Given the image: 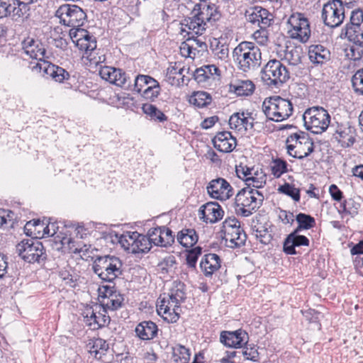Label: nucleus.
<instances>
[{
  "instance_id": "obj_1",
  "label": "nucleus",
  "mask_w": 363,
  "mask_h": 363,
  "mask_svg": "<svg viewBox=\"0 0 363 363\" xmlns=\"http://www.w3.org/2000/svg\"><path fill=\"white\" fill-rule=\"evenodd\" d=\"M233 57L238 69L244 72L257 69L262 62L260 49L252 42L240 43L233 50Z\"/></svg>"
},
{
  "instance_id": "obj_2",
  "label": "nucleus",
  "mask_w": 363,
  "mask_h": 363,
  "mask_svg": "<svg viewBox=\"0 0 363 363\" xmlns=\"http://www.w3.org/2000/svg\"><path fill=\"white\" fill-rule=\"evenodd\" d=\"M264 201L263 194L257 189L245 187L240 189L235 198V211L238 216L248 217L255 212Z\"/></svg>"
},
{
  "instance_id": "obj_3",
  "label": "nucleus",
  "mask_w": 363,
  "mask_h": 363,
  "mask_svg": "<svg viewBox=\"0 0 363 363\" xmlns=\"http://www.w3.org/2000/svg\"><path fill=\"white\" fill-rule=\"evenodd\" d=\"M122 266L121 260L116 256H98L92 264V269L102 281L113 283L122 275Z\"/></svg>"
},
{
  "instance_id": "obj_4",
  "label": "nucleus",
  "mask_w": 363,
  "mask_h": 363,
  "mask_svg": "<svg viewBox=\"0 0 363 363\" xmlns=\"http://www.w3.org/2000/svg\"><path fill=\"white\" fill-rule=\"evenodd\" d=\"M18 256L26 262L44 265L48 259L45 247L37 238L24 239L16 245Z\"/></svg>"
},
{
  "instance_id": "obj_5",
  "label": "nucleus",
  "mask_w": 363,
  "mask_h": 363,
  "mask_svg": "<svg viewBox=\"0 0 363 363\" xmlns=\"http://www.w3.org/2000/svg\"><path fill=\"white\" fill-rule=\"evenodd\" d=\"M262 108L267 118L276 122L288 118L293 113L291 102L279 96L265 99Z\"/></svg>"
},
{
  "instance_id": "obj_6",
  "label": "nucleus",
  "mask_w": 363,
  "mask_h": 363,
  "mask_svg": "<svg viewBox=\"0 0 363 363\" xmlns=\"http://www.w3.org/2000/svg\"><path fill=\"white\" fill-rule=\"evenodd\" d=\"M306 128L314 134L325 132L330 123V116L321 106H313L306 110L303 115Z\"/></svg>"
},
{
  "instance_id": "obj_7",
  "label": "nucleus",
  "mask_w": 363,
  "mask_h": 363,
  "mask_svg": "<svg viewBox=\"0 0 363 363\" xmlns=\"http://www.w3.org/2000/svg\"><path fill=\"white\" fill-rule=\"evenodd\" d=\"M261 78L267 85L279 87L290 79V72L281 61L271 60L262 68Z\"/></svg>"
},
{
  "instance_id": "obj_8",
  "label": "nucleus",
  "mask_w": 363,
  "mask_h": 363,
  "mask_svg": "<svg viewBox=\"0 0 363 363\" xmlns=\"http://www.w3.org/2000/svg\"><path fill=\"white\" fill-rule=\"evenodd\" d=\"M61 22L70 27H79L86 21V11L75 4H65L57 10Z\"/></svg>"
},
{
  "instance_id": "obj_9",
  "label": "nucleus",
  "mask_w": 363,
  "mask_h": 363,
  "mask_svg": "<svg viewBox=\"0 0 363 363\" xmlns=\"http://www.w3.org/2000/svg\"><path fill=\"white\" fill-rule=\"evenodd\" d=\"M322 19L325 26L330 28L340 26L345 19L344 5L333 0L323 5Z\"/></svg>"
},
{
  "instance_id": "obj_10",
  "label": "nucleus",
  "mask_w": 363,
  "mask_h": 363,
  "mask_svg": "<svg viewBox=\"0 0 363 363\" xmlns=\"http://www.w3.org/2000/svg\"><path fill=\"white\" fill-rule=\"evenodd\" d=\"M206 189L210 196L216 199L226 200L233 195V189L231 185L221 177L211 180Z\"/></svg>"
},
{
  "instance_id": "obj_11",
  "label": "nucleus",
  "mask_w": 363,
  "mask_h": 363,
  "mask_svg": "<svg viewBox=\"0 0 363 363\" xmlns=\"http://www.w3.org/2000/svg\"><path fill=\"white\" fill-rule=\"evenodd\" d=\"M294 141L300 146V148L302 147V145L306 146V152H304L303 153L301 150H296L294 152V158L302 160L310 155L314 151L313 141L306 132L300 131L299 133H295L290 135L287 138L286 143L288 144L289 143Z\"/></svg>"
},
{
  "instance_id": "obj_12",
  "label": "nucleus",
  "mask_w": 363,
  "mask_h": 363,
  "mask_svg": "<svg viewBox=\"0 0 363 363\" xmlns=\"http://www.w3.org/2000/svg\"><path fill=\"white\" fill-rule=\"evenodd\" d=\"M220 341L228 347L241 348L249 341V335L242 329L235 331H222L220 335Z\"/></svg>"
},
{
  "instance_id": "obj_13",
  "label": "nucleus",
  "mask_w": 363,
  "mask_h": 363,
  "mask_svg": "<svg viewBox=\"0 0 363 363\" xmlns=\"http://www.w3.org/2000/svg\"><path fill=\"white\" fill-rule=\"evenodd\" d=\"M363 11L356 9L352 11L350 22L342 29L341 36L363 35Z\"/></svg>"
},
{
  "instance_id": "obj_14",
  "label": "nucleus",
  "mask_w": 363,
  "mask_h": 363,
  "mask_svg": "<svg viewBox=\"0 0 363 363\" xmlns=\"http://www.w3.org/2000/svg\"><path fill=\"white\" fill-rule=\"evenodd\" d=\"M192 13H196L198 16L197 21L204 23L206 26L208 23L212 24L218 21L220 16L215 4H196L192 10Z\"/></svg>"
},
{
  "instance_id": "obj_15",
  "label": "nucleus",
  "mask_w": 363,
  "mask_h": 363,
  "mask_svg": "<svg viewBox=\"0 0 363 363\" xmlns=\"http://www.w3.org/2000/svg\"><path fill=\"white\" fill-rule=\"evenodd\" d=\"M200 218L208 223H215L221 220L224 211L217 202H208L202 205L199 211Z\"/></svg>"
},
{
  "instance_id": "obj_16",
  "label": "nucleus",
  "mask_w": 363,
  "mask_h": 363,
  "mask_svg": "<svg viewBox=\"0 0 363 363\" xmlns=\"http://www.w3.org/2000/svg\"><path fill=\"white\" fill-rule=\"evenodd\" d=\"M245 16L248 22L252 24H257L259 28H268L272 20L269 18L270 14L267 9L258 6L247 10Z\"/></svg>"
},
{
  "instance_id": "obj_17",
  "label": "nucleus",
  "mask_w": 363,
  "mask_h": 363,
  "mask_svg": "<svg viewBox=\"0 0 363 363\" xmlns=\"http://www.w3.org/2000/svg\"><path fill=\"white\" fill-rule=\"evenodd\" d=\"M236 141L229 131L219 132L212 140L214 147L221 152H232L236 146Z\"/></svg>"
},
{
  "instance_id": "obj_18",
  "label": "nucleus",
  "mask_w": 363,
  "mask_h": 363,
  "mask_svg": "<svg viewBox=\"0 0 363 363\" xmlns=\"http://www.w3.org/2000/svg\"><path fill=\"white\" fill-rule=\"evenodd\" d=\"M356 133L354 127L348 123L337 125L335 138L343 147H349L353 145L356 141Z\"/></svg>"
},
{
  "instance_id": "obj_19",
  "label": "nucleus",
  "mask_w": 363,
  "mask_h": 363,
  "mask_svg": "<svg viewBox=\"0 0 363 363\" xmlns=\"http://www.w3.org/2000/svg\"><path fill=\"white\" fill-rule=\"evenodd\" d=\"M34 68H39L43 73L50 77L52 79L58 82H62L65 79L69 77V74L62 67L52 64L48 61H43V63H37Z\"/></svg>"
},
{
  "instance_id": "obj_20",
  "label": "nucleus",
  "mask_w": 363,
  "mask_h": 363,
  "mask_svg": "<svg viewBox=\"0 0 363 363\" xmlns=\"http://www.w3.org/2000/svg\"><path fill=\"white\" fill-rule=\"evenodd\" d=\"M76 46L80 50L88 53L89 51L96 49V39L86 30L82 28L76 29Z\"/></svg>"
},
{
  "instance_id": "obj_21",
  "label": "nucleus",
  "mask_w": 363,
  "mask_h": 363,
  "mask_svg": "<svg viewBox=\"0 0 363 363\" xmlns=\"http://www.w3.org/2000/svg\"><path fill=\"white\" fill-rule=\"evenodd\" d=\"M223 232L224 239L229 247H238L245 244L247 235L241 227H234Z\"/></svg>"
},
{
  "instance_id": "obj_22",
  "label": "nucleus",
  "mask_w": 363,
  "mask_h": 363,
  "mask_svg": "<svg viewBox=\"0 0 363 363\" xmlns=\"http://www.w3.org/2000/svg\"><path fill=\"white\" fill-rule=\"evenodd\" d=\"M352 45L345 50L346 56L351 60L359 61L363 57V35H344Z\"/></svg>"
},
{
  "instance_id": "obj_23",
  "label": "nucleus",
  "mask_w": 363,
  "mask_h": 363,
  "mask_svg": "<svg viewBox=\"0 0 363 363\" xmlns=\"http://www.w3.org/2000/svg\"><path fill=\"white\" fill-rule=\"evenodd\" d=\"M135 332L140 340H151L157 337L158 328L153 321L144 320L137 325Z\"/></svg>"
},
{
  "instance_id": "obj_24",
  "label": "nucleus",
  "mask_w": 363,
  "mask_h": 363,
  "mask_svg": "<svg viewBox=\"0 0 363 363\" xmlns=\"http://www.w3.org/2000/svg\"><path fill=\"white\" fill-rule=\"evenodd\" d=\"M220 258L213 253L205 255L200 262V267L206 277H211L220 268Z\"/></svg>"
},
{
  "instance_id": "obj_25",
  "label": "nucleus",
  "mask_w": 363,
  "mask_h": 363,
  "mask_svg": "<svg viewBox=\"0 0 363 363\" xmlns=\"http://www.w3.org/2000/svg\"><path fill=\"white\" fill-rule=\"evenodd\" d=\"M308 57L313 64L323 65L330 60V52L322 45H311L308 48Z\"/></svg>"
},
{
  "instance_id": "obj_26",
  "label": "nucleus",
  "mask_w": 363,
  "mask_h": 363,
  "mask_svg": "<svg viewBox=\"0 0 363 363\" xmlns=\"http://www.w3.org/2000/svg\"><path fill=\"white\" fill-rule=\"evenodd\" d=\"M23 48L25 52L33 59L38 60L43 63L45 57L46 50L43 45L37 43L33 39H28L23 43Z\"/></svg>"
},
{
  "instance_id": "obj_27",
  "label": "nucleus",
  "mask_w": 363,
  "mask_h": 363,
  "mask_svg": "<svg viewBox=\"0 0 363 363\" xmlns=\"http://www.w3.org/2000/svg\"><path fill=\"white\" fill-rule=\"evenodd\" d=\"M309 240L305 235H296L290 239L286 237L284 241L283 250L287 255H296V247L308 246Z\"/></svg>"
},
{
  "instance_id": "obj_28",
  "label": "nucleus",
  "mask_w": 363,
  "mask_h": 363,
  "mask_svg": "<svg viewBox=\"0 0 363 363\" xmlns=\"http://www.w3.org/2000/svg\"><path fill=\"white\" fill-rule=\"evenodd\" d=\"M229 125L232 129L240 130L242 128H244L245 131L252 129L254 127V123L245 118L244 111L234 113L230 117Z\"/></svg>"
},
{
  "instance_id": "obj_29",
  "label": "nucleus",
  "mask_w": 363,
  "mask_h": 363,
  "mask_svg": "<svg viewBox=\"0 0 363 363\" xmlns=\"http://www.w3.org/2000/svg\"><path fill=\"white\" fill-rule=\"evenodd\" d=\"M133 240L135 242H134L131 253H147L150 250L152 245L147 235L140 234L135 231L133 232Z\"/></svg>"
},
{
  "instance_id": "obj_30",
  "label": "nucleus",
  "mask_w": 363,
  "mask_h": 363,
  "mask_svg": "<svg viewBox=\"0 0 363 363\" xmlns=\"http://www.w3.org/2000/svg\"><path fill=\"white\" fill-rule=\"evenodd\" d=\"M219 71V69L214 65H205L197 68L193 72V77L199 84L205 83L213 74H217Z\"/></svg>"
},
{
  "instance_id": "obj_31",
  "label": "nucleus",
  "mask_w": 363,
  "mask_h": 363,
  "mask_svg": "<svg viewBox=\"0 0 363 363\" xmlns=\"http://www.w3.org/2000/svg\"><path fill=\"white\" fill-rule=\"evenodd\" d=\"M198 235L194 229L184 228L177 236L178 242L185 247H191L198 242Z\"/></svg>"
},
{
  "instance_id": "obj_32",
  "label": "nucleus",
  "mask_w": 363,
  "mask_h": 363,
  "mask_svg": "<svg viewBox=\"0 0 363 363\" xmlns=\"http://www.w3.org/2000/svg\"><path fill=\"white\" fill-rule=\"evenodd\" d=\"M185 284L180 281H174L169 294V298L176 304H180L186 299Z\"/></svg>"
},
{
  "instance_id": "obj_33",
  "label": "nucleus",
  "mask_w": 363,
  "mask_h": 363,
  "mask_svg": "<svg viewBox=\"0 0 363 363\" xmlns=\"http://www.w3.org/2000/svg\"><path fill=\"white\" fill-rule=\"evenodd\" d=\"M303 50L301 46L287 47L285 51L284 59L290 65L296 66L301 63Z\"/></svg>"
},
{
  "instance_id": "obj_34",
  "label": "nucleus",
  "mask_w": 363,
  "mask_h": 363,
  "mask_svg": "<svg viewBox=\"0 0 363 363\" xmlns=\"http://www.w3.org/2000/svg\"><path fill=\"white\" fill-rule=\"evenodd\" d=\"M172 359L175 363H188L190 359L189 350L185 346L177 344L172 347Z\"/></svg>"
},
{
  "instance_id": "obj_35",
  "label": "nucleus",
  "mask_w": 363,
  "mask_h": 363,
  "mask_svg": "<svg viewBox=\"0 0 363 363\" xmlns=\"http://www.w3.org/2000/svg\"><path fill=\"white\" fill-rule=\"evenodd\" d=\"M238 96H250L255 91V84L250 80L240 81L230 86Z\"/></svg>"
},
{
  "instance_id": "obj_36",
  "label": "nucleus",
  "mask_w": 363,
  "mask_h": 363,
  "mask_svg": "<svg viewBox=\"0 0 363 363\" xmlns=\"http://www.w3.org/2000/svg\"><path fill=\"white\" fill-rule=\"evenodd\" d=\"M211 95L206 91L194 92L189 98L190 104L198 108H203L211 102Z\"/></svg>"
},
{
  "instance_id": "obj_37",
  "label": "nucleus",
  "mask_w": 363,
  "mask_h": 363,
  "mask_svg": "<svg viewBox=\"0 0 363 363\" xmlns=\"http://www.w3.org/2000/svg\"><path fill=\"white\" fill-rule=\"evenodd\" d=\"M142 110L145 114L150 116L151 119L159 122H164L167 120L166 115L159 110L155 105L145 104L142 106Z\"/></svg>"
},
{
  "instance_id": "obj_38",
  "label": "nucleus",
  "mask_w": 363,
  "mask_h": 363,
  "mask_svg": "<svg viewBox=\"0 0 363 363\" xmlns=\"http://www.w3.org/2000/svg\"><path fill=\"white\" fill-rule=\"evenodd\" d=\"M17 6H11L13 19L18 21V18H28L29 16L30 4L23 1H16Z\"/></svg>"
},
{
  "instance_id": "obj_39",
  "label": "nucleus",
  "mask_w": 363,
  "mask_h": 363,
  "mask_svg": "<svg viewBox=\"0 0 363 363\" xmlns=\"http://www.w3.org/2000/svg\"><path fill=\"white\" fill-rule=\"evenodd\" d=\"M108 350V344L101 338H97L93 341L89 352L94 354L96 359H101Z\"/></svg>"
},
{
  "instance_id": "obj_40",
  "label": "nucleus",
  "mask_w": 363,
  "mask_h": 363,
  "mask_svg": "<svg viewBox=\"0 0 363 363\" xmlns=\"http://www.w3.org/2000/svg\"><path fill=\"white\" fill-rule=\"evenodd\" d=\"M192 16L186 18L184 21L185 25L188 27V28L192 30L196 35H201L203 32L206 30V24L204 23H201L200 21H197L198 16L196 13H192Z\"/></svg>"
},
{
  "instance_id": "obj_41",
  "label": "nucleus",
  "mask_w": 363,
  "mask_h": 363,
  "mask_svg": "<svg viewBox=\"0 0 363 363\" xmlns=\"http://www.w3.org/2000/svg\"><path fill=\"white\" fill-rule=\"evenodd\" d=\"M147 236L151 245L154 244L161 247L165 246L162 226L150 229Z\"/></svg>"
},
{
  "instance_id": "obj_42",
  "label": "nucleus",
  "mask_w": 363,
  "mask_h": 363,
  "mask_svg": "<svg viewBox=\"0 0 363 363\" xmlns=\"http://www.w3.org/2000/svg\"><path fill=\"white\" fill-rule=\"evenodd\" d=\"M123 295L118 291L117 293H113V295L108 298L106 302L104 303V306L109 310L116 311L123 306Z\"/></svg>"
},
{
  "instance_id": "obj_43",
  "label": "nucleus",
  "mask_w": 363,
  "mask_h": 363,
  "mask_svg": "<svg viewBox=\"0 0 363 363\" xmlns=\"http://www.w3.org/2000/svg\"><path fill=\"white\" fill-rule=\"evenodd\" d=\"M115 72L116 80L113 81V84L125 89H129L131 87V82L125 72L119 68H117Z\"/></svg>"
},
{
  "instance_id": "obj_44",
  "label": "nucleus",
  "mask_w": 363,
  "mask_h": 363,
  "mask_svg": "<svg viewBox=\"0 0 363 363\" xmlns=\"http://www.w3.org/2000/svg\"><path fill=\"white\" fill-rule=\"evenodd\" d=\"M14 213L9 210L0 208V228H12Z\"/></svg>"
},
{
  "instance_id": "obj_45",
  "label": "nucleus",
  "mask_w": 363,
  "mask_h": 363,
  "mask_svg": "<svg viewBox=\"0 0 363 363\" xmlns=\"http://www.w3.org/2000/svg\"><path fill=\"white\" fill-rule=\"evenodd\" d=\"M302 28H298L291 32V38L298 39L302 43H306L311 35V30L309 23H303Z\"/></svg>"
},
{
  "instance_id": "obj_46",
  "label": "nucleus",
  "mask_w": 363,
  "mask_h": 363,
  "mask_svg": "<svg viewBox=\"0 0 363 363\" xmlns=\"http://www.w3.org/2000/svg\"><path fill=\"white\" fill-rule=\"evenodd\" d=\"M280 193L290 196L295 201H299L301 199L300 190L289 183L280 186L278 189Z\"/></svg>"
},
{
  "instance_id": "obj_47",
  "label": "nucleus",
  "mask_w": 363,
  "mask_h": 363,
  "mask_svg": "<svg viewBox=\"0 0 363 363\" xmlns=\"http://www.w3.org/2000/svg\"><path fill=\"white\" fill-rule=\"evenodd\" d=\"M296 220L298 224L300 225V228H303L304 230L311 229L315 224V220L313 217L303 213H299L296 215Z\"/></svg>"
},
{
  "instance_id": "obj_48",
  "label": "nucleus",
  "mask_w": 363,
  "mask_h": 363,
  "mask_svg": "<svg viewBox=\"0 0 363 363\" xmlns=\"http://www.w3.org/2000/svg\"><path fill=\"white\" fill-rule=\"evenodd\" d=\"M202 253V247L197 246L187 251L186 264L190 268H195L199 257Z\"/></svg>"
},
{
  "instance_id": "obj_49",
  "label": "nucleus",
  "mask_w": 363,
  "mask_h": 363,
  "mask_svg": "<svg viewBox=\"0 0 363 363\" xmlns=\"http://www.w3.org/2000/svg\"><path fill=\"white\" fill-rule=\"evenodd\" d=\"M272 174L277 177H280L284 173L287 172V163L286 161L281 159H276L273 161V164L271 166Z\"/></svg>"
},
{
  "instance_id": "obj_50",
  "label": "nucleus",
  "mask_w": 363,
  "mask_h": 363,
  "mask_svg": "<svg viewBox=\"0 0 363 363\" xmlns=\"http://www.w3.org/2000/svg\"><path fill=\"white\" fill-rule=\"evenodd\" d=\"M352 84L355 93L363 96V68L357 70L353 75Z\"/></svg>"
},
{
  "instance_id": "obj_51",
  "label": "nucleus",
  "mask_w": 363,
  "mask_h": 363,
  "mask_svg": "<svg viewBox=\"0 0 363 363\" xmlns=\"http://www.w3.org/2000/svg\"><path fill=\"white\" fill-rule=\"evenodd\" d=\"M117 68L109 67V66H100L99 67V74L101 77L113 84V81H116L115 74Z\"/></svg>"
},
{
  "instance_id": "obj_52",
  "label": "nucleus",
  "mask_w": 363,
  "mask_h": 363,
  "mask_svg": "<svg viewBox=\"0 0 363 363\" xmlns=\"http://www.w3.org/2000/svg\"><path fill=\"white\" fill-rule=\"evenodd\" d=\"M86 55V57L89 61L90 65H94L96 67L102 66L101 64L104 62L106 60V57L104 54L99 53V51H96V49L91 51H89L88 53L85 52Z\"/></svg>"
},
{
  "instance_id": "obj_53",
  "label": "nucleus",
  "mask_w": 363,
  "mask_h": 363,
  "mask_svg": "<svg viewBox=\"0 0 363 363\" xmlns=\"http://www.w3.org/2000/svg\"><path fill=\"white\" fill-rule=\"evenodd\" d=\"M133 240V232H127L125 234H123L121 236L119 239V243L121 247L128 252H132V247L134 244Z\"/></svg>"
},
{
  "instance_id": "obj_54",
  "label": "nucleus",
  "mask_w": 363,
  "mask_h": 363,
  "mask_svg": "<svg viewBox=\"0 0 363 363\" xmlns=\"http://www.w3.org/2000/svg\"><path fill=\"white\" fill-rule=\"evenodd\" d=\"M245 349L242 351V355L248 360L254 362H259V352L255 347L251 345H244Z\"/></svg>"
},
{
  "instance_id": "obj_55",
  "label": "nucleus",
  "mask_w": 363,
  "mask_h": 363,
  "mask_svg": "<svg viewBox=\"0 0 363 363\" xmlns=\"http://www.w3.org/2000/svg\"><path fill=\"white\" fill-rule=\"evenodd\" d=\"M309 23L307 18L303 17L301 13H297L296 15H292L289 18L288 23L291 26L292 29L291 30H294L298 28H302L303 23Z\"/></svg>"
},
{
  "instance_id": "obj_56",
  "label": "nucleus",
  "mask_w": 363,
  "mask_h": 363,
  "mask_svg": "<svg viewBox=\"0 0 363 363\" xmlns=\"http://www.w3.org/2000/svg\"><path fill=\"white\" fill-rule=\"evenodd\" d=\"M149 75L138 74L134 80V90L138 93H140L143 89L147 86V80L145 78L148 77Z\"/></svg>"
},
{
  "instance_id": "obj_57",
  "label": "nucleus",
  "mask_w": 363,
  "mask_h": 363,
  "mask_svg": "<svg viewBox=\"0 0 363 363\" xmlns=\"http://www.w3.org/2000/svg\"><path fill=\"white\" fill-rule=\"evenodd\" d=\"M245 182L247 187H250L252 184V186L255 188V189H257L263 186L266 183V179L263 177L257 178L255 176H251L245 179Z\"/></svg>"
},
{
  "instance_id": "obj_58",
  "label": "nucleus",
  "mask_w": 363,
  "mask_h": 363,
  "mask_svg": "<svg viewBox=\"0 0 363 363\" xmlns=\"http://www.w3.org/2000/svg\"><path fill=\"white\" fill-rule=\"evenodd\" d=\"M235 172L240 179H242L245 181L246 178L252 176V169L247 166L242 165V164L236 166Z\"/></svg>"
},
{
  "instance_id": "obj_59",
  "label": "nucleus",
  "mask_w": 363,
  "mask_h": 363,
  "mask_svg": "<svg viewBox=\"0 0 363 363\" xmlns=\"http://www.w3.org/2000/svg\"><path fill=\"white\" fill-rule=\"evenodd\" d=\"M103 312L104 313H99L97 315V320L95 323V328H102L107 325L110 321L111 318L108 315H106L105 313H106V308L104 307Z\"/></svg>"
},
{
  "instance_id": "obj_60",
  "label": "nucleus",
  "mask_w": 363,
  "mask_h": 363,
  "mask_svg": "<svg viewBox=\"0 0 363 363\" xmlns=\"http://www.w3.org/2000/svg\"><path fill=\"white\" fill-rule=\"evenodd\" d=\"M160 88H145L143 92L142 96L146 99H149L152 101H154L160 95Z\"/></svg>"
},
{
  "instance_id": "obj_61",
  "label": "nucleus",
  "mask_w": 363,
  "mask_h": 363,
  "mask_svg": "<svg viewBox=\"0 0 363 363\" xmlns=\"http://www.w3.org/2000/svg\"><path fill=\"white\" fill-rule=\"evenodd\" d=\"M180 305L178 307L172 308V311H169L168 315L163 316L164 320L168 323H176L179 318Z\"/></svg>"
},
{
  "instance_id": "obj_62",
  "label": "nucleus",
  "mask_w": 363,
  "mask_h": 363,
  "mask_svg": "<svg viewBox=\"0 0 363 363\" xmlns=\"http://www.w3.org/2000/svg\"><path fill=\"white\" fill-rule=\"evenodd\" d=\"M255 236L259 239V241L264 244H269L272 239V236L270 232L268 230L267 228H265L264 230L262 231H257L255 233Z\"/></svg>"
},
{
  "instance_id": "obj_63",
  "label": "nucleus",
  "mask_w": 363,
  "mask_h": 363,
  "mask_svg": "<svg viewBox=\"0 0 363 363\" xmlns=\"http://www.w3.org/2000/svg\"><path fill=\"white\" fill-rule=\"evenodd\" d=\"M162 229L163 231L164 241L165 244L164 247L172 245L174 242V235H173V232L165 226H162Z\"/></svg>"
},
{
  "instance_id": "obj_64",
  "label": "nucleus",
  "mask_w": 363,
  "mask_h": 363,
  "mask_svg": "<svg viewBox=\"0 0 363 363\" xmlns=\"http://www.w3.org/2000/svg\"><path fill=\"white\" fill-rule=\"evenodd\" d=\"M279 219L282 221L284 224H291L292 225L294 220V213L287 211L285 210H281L279 214Z\"/></svg>"
}]
</instances>
